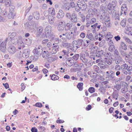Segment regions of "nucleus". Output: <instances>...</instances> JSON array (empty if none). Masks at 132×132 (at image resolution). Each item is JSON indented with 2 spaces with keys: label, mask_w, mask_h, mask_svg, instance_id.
<instances>
[{
  "label": "nucleus",
  "mask_w": 132,
  "mask_h": 132,
  "mask_svg": "<svg viewBox=\"0 0 132 132\" xmlns=\"http://www.w3.org/2000/svg\"><path fill=\"white\" fill-rule=\"evenodd\" d=\"M114 75L115 73L112 71L110 70L106 71L105 78L106 80L110 81L114 79L115 78Z\"/></svg>",
  "instance_id": "nucleus-1"
},
{
  "label": "nucleus",
  "mask_w": 132,
  "mask_h": 132,
  "mask_svg": "<svg viewBox=\"0 0 132 132\" xmlns=\"http://www.w3.org/2000/svg\"><path fill=\"white\" fill-rule=\"evenodd\" d=\"M52 27L50 26H47L45 29V36L46 38H50L53 36L51 33L52 32Z\"/></svg>",
  "instance_id": "nucleus-2"
},
{
  "label": "nucleus",
  "mask_w": 132,
  "mask_h": 132,
  "mask_svg": "<svg viewBox=\"0 0 132 132\" xmlns=\"http://www.w3.org/2000/svg\"><path fill=\"white\" fill-rule=\"evenodd\" d=\"M116 4H115L114 1H112L111 3H109L108 6V11L109 13L112 14L113 10H115Z\"/></svg>",
  "instance_id": "nucleus-3"
},
{
  "label": "nucleus",
  "mask_w": 132,
  "mask_h": 132,
  "mask_svg": "<svg viewBox=\"0 0 132 132\" xmlns=\"http://www.w3.org/2000/svg\"><path fill=\"white\" fill-rule=\"evenodd\" d=\"M65 36L68 40H74L75 37L76 36V35L75 34H73V32L69 31H66L65 32Z\"/></svg>",
  "instance_id": "nucleus-4"
},
{
  "label": "nucleus",
  "mask_w": 132,
  "mask_h": 132,
  "mask_svg": "<svg viewBox=\"0 0 132 132\" xmlns=\"http://www.w3.org/2000/svg\"><path fill=\"white\" fill-rule=\"evenodd\" d=\"M121 8L120 15H121L123 14H124L125 15H126L127 12L128 10L127 5L125 4H122Z\"/></svg>",
  "instance_id": "nucleus-5"
},
{
  "label": "nucleus",
  "mask_w": 132,
  "mask_h": 132,
  "mask_svg": "<svg viewBox=\"0 0 132 132\" xmlns=\"http://www.w3.org/2000/svg\"><path fill=\"white\" fill-rule=\"evenodd\" d=\"M65 24L64 22L61 21L57 24V29L59 31H63L64 29Z\"/></svg>",
  "instance_id": "nucleus-6"
},
{
  "label": "nucleus",
  "mask_w": 132,
  "mask_h": 132,
  "mask_svg": "<svg viewBox=\"0 0 132 132\" xmlns=\"http://www.w3.org/2000/svg\"><path fill=\"white\" fill-rule=\"evenodd\" d=\"M80 59L83 63L86 64L85 65L86 66V67H89L92 65L91 63L89 62H88L87 64L88 60L84 56H83L82 55H80Z\"/></svg>",
  "instance_id": "nucleus-7"
},
{
  "label": "nucleus",
  "mask_w": 132,
  "mask_h": 132,
  "mask_svg": "<svg viewBox=\"0 0 132 132\" xmlns=\"http://www.w3.org/2000/svg\"><path fill=\"white\" fill-rule=\"evenodd\" d=\"M43 50L41 46H39L37 48H35L34 50V54L40 55L42 53Z\"/></svg>",
  "instance_id": "nucleus-8"
},
{
  "label": "nucleus",
  "mask_w": 132,
  "mask_h": 132,
  "mask_svg": "<svg viewBox=\"0 0 132 132\" xmlns=\"http://www.w3.org/2000/svg\"><path fill=\"white\" fill-rule=\"evenodd\" d=\"M76 44L75 45V49L76 50L77 49L80 48L83 43V40L82 39H79L76 41Z\"/></svg>",
  "instance_id": "nucleus-9"
},
{
  "label": "nucleus",
  "mask_w": 132,
  "mask_h": 132,
  "mask_svg": "<svg viewBox=\"0 0 132 132\" xmlns=\"http://www.w3.org/2000/svg\"><path fill=\"white\" fill-rule=\"evenodd\" d=\"M30 52L29 48L25 49L22 54V56L23 57L26 58L28 57L29 56Z\"/></svg>",
  "instance_id": "nucleus-10"
},
{
  "label": "nucleus",
  "mask_w": 132,
  "mask_h": 132,
  "mask_svg": "<svg viewBox=\"0 0 132 132\" xmlns=\"http://www.w3.org/2000/svg\"><path fill=\"white\" fill-rule=\"evenodd\" d=\"M78 5L79 6V7L82 10H85L86 8V4L83 1H81L79 4H78Z\"/></svg>",
  "instance_id": "nucleus-11"
},
{
  "label": "nucleus",
  "mask_w": 132,
  "mask_h": 132,
  "mask_svg": "<svg viewBox=\"0 0 132 132\" xmlns=\"http://www.w3.org/2000/svg\"><path fill=\"white\" fill-rule=\"evenodd\" d=\"M70 20L73 22L76 23L77 21V15L76 13H73L72 14V16Z\"/></svg>",
  "instance_id": "nucleus-12"
},
{
  "label": "nucleus",
  "mask_w": 132,
  "mask_h": 132,
  "mask_svg": "<svg viewBox=\"0 0 132 132\" xmlns=\"http://www.w3.org/2000/svg\"><path fill=\"white\" fill-rule=\"evenodd\" d=\"M123 60L120 56H117L115 57V62L117 64H121L123 62Z\"/></svg>",
  "instance_id": "nucleus-13"
},
{
  "label": "nucleus",
  "mask_w": 132,
  "mask_h": 132,
  "mask_svg": "<svg viewBox=\"0 0 132 132\" xmlns=\"http://www.w3.org/2000/svg\"><path fill=\"white\" fill-rule=\"evenodd\" d=\"M53 45L52 47L53 50V54H55L56 53L57 51H59V46L57 44L54 45H55L54 44H53Z\"/></svg>",
  "instance_id": "nucleus-14"
},
{
  "label": "nucleus",
  "mask_w": 132,
  "mask_h": 132,
  "mask_svg": "<svg viewBox=\"0 0 132 132\" xmlns=\"http://www.w3.org/2000/svg\"><path fill=\"white\" fill-rule=\"evenodd\" d=\"M8 52L11 54H14L16 52L15 48L14 46L9 47L8 49Z\"/></svg>",
  "instance_id": "nucleus-15"
},
{
  "label": "nucleus",
  "mask_w": 132,
  "mask_h": 132,
  "mask_svg": "<svg viewBox=\"0 0 132 132\" xmlns=\"http://www.w3.org/2000/svg\"><path fill=\"white\" fill-rule=\"evenodd\" d=\"M64 16V13L62 10H59L57 14L56 17L58 19H60L63 18Z\"/></svg>",
  "instance_id": "nucleus-16"
},
{
  "label": "nucleus",
  "mask_w": 132,
  "mask_h": 132,
  "mask_svg": "<svg viewBox=\"0 0 132 132\" xmlns=\"http://www.w3.org/2000/svg\"><path fill=\"white\" fill-rule=\"evenodd\" d=\"M55 17L52 15H49L48 17V22L51 24H53L54 22Z\"/></svg>",
  "instance_id": "nucleus-17"
},
{
  "label": "nucleus",
  "mask_w": 132,
  "mask_h": 132,
  "mask_svg": "<svg viewBox=\"0 0 132 132\" xmlns=\"http://www.w3.org/2000/svg\"><path fill=\"white\" fill-rule=\"evenodd\" d=\"M120 48L124 51H126L127 49V46L125 43L121 42L120 43Z\"/></svg>",
  "instance_id": "nucleus-18"
},
{
  "label": "nucleus",
  "mask_w": 132,
  "mask_h": 132,
  "mask_svg": "<svg viewBox=\"0 0 132 132\" xmlns=\"http://www.w3.org/2000/svg\"><path fill=\"white\" fill-rule=\"evenodd\" d=\"M32 15L35 19L38 20L39 19L40 15L38 12L37 11L34 12L33 13Z\"/></svg>",
  "instance_id": "nucleus-19"
},
{
  "label": "nucleus",
  "mask_w": 132,
  "mask_h": 132,
  "mask_svg": "<svg viewBox=\"0 0 132 132\" xmlns=\"http://www.w3.org/2000/svg\"><path fill=\"white\" fill-rule=\"evenodd\" d=\"M101 36V34L99 33L98 34L96 35L95 37H94L93 41H96L98 39L99 41H101L102 40V38L100 37Z\"/></svg>",
  "instance_id": "nucleus-20"
},
{
  "label": "nucleus",
  "mask_w": 132,
  "mask_h": 132,
  "mask_svg": "<svg viewBox=\"0 0 132 132\" xmlns=\"http://www.w3.org/2000/svg\"><path fill=\"white\" fill-rule=\"evenodd\" d=\"M86 37L90 39L91 41H93V39L94 36L92 33H87Z\"/></svg>",
  "instance_id": "nucleus-21"
},
{
  "label": "nucleus",
  "mask_w": 132,
  "mask_h": 132,
  "mask_svg": "<svg viewBox=\"0 0 132 132\" xmlns=\"http://www.w3.org/2000/svg\"><path fill=\"white\" fill-rule=\"evenodd\" d=\"M103 53L104 51L103 50H101L98 51L97 53L96 54V57H101L103 55Z\"/></svg>",
  "instance_id": "nucleus-22"
},
{
  "label": "nucleus",
  "mask_w": 132,
  "mask_h": 132,
  "mask_svg": "<svg viewBox=\"0 0 132 132\" xmlns=\"http://www.w3.org/2000/svg\"><path fill=\"white\" fill-rule=\"evenodd\" d=\"M112 44H111L109 46V47L108 48V50L111 52H112L113 51V50H115V46L113 44V43L112 42H111Z\"/></svg>",
  "instance_id": "nucleus-23"
},
{
  "label": "nucleus",
  "mask_w": 132,
  "mask_h": 132,
  "mask_svg": "<svg viewBox=\"0 0 132 132\" xmlns=\"http://www.w3.org/2000/svg\"><path fill=\"white\" fill-rule=\"evenodd\" d=\"M19 38L17 40L16 42L18 43L19 45H20V46H24V44L22 41L21 38H20L19 37Z\"/></svg>",
  "instance_id": "nucleus-24"
},
{
  "label": "nucleus",
  "mask_w": 132,
  "mask_h": 132,
  "mask_svg": "<svg viewBox=\"0 0 132 132\" xmlns=\"http://www.w3.org/2000/svg\"><path fill=\"white\" fill-rule=\"evenodd\" d=\"M72 25L71 24L68 23H67L65 26V30H70L72 27Z\"/></svg>",
  "instance_id": "nucleus-25"
},
{
  "label": "nucleus",
  "mask_w": 132,
  "mask_h": 132,
  "mask_svg": "<svg viewBox=\"0 0 132 132\" xmlns=\"http://www.w3.org/2000/svg\"><path fill=\"white\" fill-rule=\"evenodd\" d=\"M83 83L82 82L78 83L77 85V87L80 91H81L83 89Z\"/></svg>",
  "instance_id": "nucleus-26"
},
{
  "label": "nucleus",
  "mask_w": 132,
  "mask_h": 132,
  "mask_svg": "<svg viewBox=\"0 0 132 132\" xmlns=\"http://www.w3.org/2000/svg\"><path fill=\"white\" fill-rule=\"evenodd\" d=\"M51 77V79L53 80H56L58 79H59V77L57 76L55 74H53L52 76L50 75Z\"/></svg>",
  "instance_id": "nucleus-27"
},
{
  "label": "nucleus",
  "mask_w": 132,
  "mask_h": 132,
  "mask_svg": "<svg viewBox=\"0 0 132 132\" xmlns=\"http://www.w3.org/2000/svg\"><path fill=\"white\" fill-rule=\"evenodd\" d=\"M49 53L47 51H44L42 54V56L43 57L45 58L47 56L49 55Z\"/></svg>",
  "instance_id": "nucleus-28"
},
{
  "label": "nucleus",
  "mask_w": 132,
  "mask_h": 132,
  "mask_svg": "<svg viewBox=\"0 0 132 132\" xmlns=\"http://www.w3.org/2000/svg\"><path fill=\"white\" fill-rule=\"evenodd\" d=\"M94 69L98 73H99L100 72V70L99 68L96 65H95L94 66Z\"/></svg>",
  "instance_id": "nucleus-29"
},
{
  "label": "nucleus",
  "mask_w": 132,
  "mask_h": 132,
  "mask_svg": "<svg viewBox=\"0 0 132 132\" xmlns=\"http://www.w3.org/2000/svg\"><path fill=\"white\" fill-rule=\"evenodd\" d=\"M75 47L74 46L72 47L70 46L68 47L69 52H71V51H75L76 50L75 48Z\"/></svg>",
  "instance_id": "nucleus-30"
},
{
  "label": "nucleus",
  "mask_w": 132,
  "mask_h": 132,
  "mask_svg": "<svg viewBox=\"0 0 132 132\" xmlns=\"http://www.w3.org/2000/svg\"><path fill=\"white\" fill-rule=\"evenodd\" d=\"M128 67V65L126 64V63H124L121 65V69L123 71L125 70H126V68Z\"/></svg>",
  "instance_id": "nucleus-31"
},
{
  "label": "nucleus",
  "mask_w": 132,
  "mask_h": 132,
  "mask_svg": "<svg viewBox=\"0 0 132 132\" xmlns=\"http://www.w3.org/2000/svg\"><path fill=\"white\" fill-rule=\"evenodd\" d=\"M32 43V40L31 39L28 38L26 39V43L28 45H30Z\"/></svg>",
  "instance_id": "nucleus-32"
},
{
  "label": "nucleus",
  "mask_w": 132,
  "mask_h": 132,
  "mask_svg": "<svg viewBox=\"0 0 132 132\" xmlns=\"http://www.w3.org/2000/svg\"><path fill=\"white\" fill-rule=\"evenodd\" d=\"M104 20L105 21H106L110 20V18L109 16L107 14L104 13Z\"/></svg>",
  "instance_id": "nucleus-33"
},
{
  "label": "nucleus",
  "mask_w": 132,
  "mask_h": 132,
  "mask_svg": "<svg viewBox=\"0 0 132 132\" xmlns=\"http://www.w3.org/2000/svg\"><path fill=\"white\" fill-rule=\"evenodd\" d=\"M105 62L106 63L109 65L111 64L112 63V60L109 58L106 59L105 60Z\"/></svg>",
  "instance_id": "nucleus-34"
},
{
  "label": "nucleus",
  "mask_w": 132,
  "mask_h": 132,
  "mask_svg": "<svg viewBox=\"0 0 132 132\" xmlns=\"http://www.w3.org/2000/svg\"><path fill=\"white\" fill-rule=\"evenodd\" d=\"M91 42L89 40H87L86 41V43H84V46L85 47H87L88 45Z\"/></svg>",
  "instance_id": "nucleus-35"
},
{
  "label": "nucleus",
  "mask_w": 132,
  "mask_h": 132,
  "mask_svg": "<svg viewBox=\"0 0 132 132\" xmlns=\"http://www.w3.org/2000/svg\"><path fill=\"white\" fill-rule=\"evenodd\" d=\"M88 91L90 93H92L95 92V89L93 87H90L89 88Z\"/></svg>",
  "instance_id": "nucleus-36"
},
{
  "label": "nucleus",
  "mask_w": 132,
  "mask_h": 132,
  "mask_svg": "<svg viewBox=\"0 0 132 132\" xmlns=\"http://www.w3.org/2000/svg\"><path fill=\"white\" fill-rule=\"evenodd\" d=\"M119 51L122 56H124L126 55H127V54H126V52L125 51L120 49L119 50Z\"/></svg>",
  "instance_id": "nucleus-37"
},
{
  "label": "nucleus",
  "mask_w": 132,
  "mask_h": 132,
  "mask_svg": "<svg viewBox=\"0 0 132 132\" xmlns=\"http://www.w3.org/2000/svg\"><path fill=\"white\" fill-rule=\"evenodd\" d=\"M3 43V42H2L0 45V50L1 51L3 52L4 53L5 51L6 48L3 47H2V45Z\"/></svg>",
  "instance_id": "nucleus-38"
},
{
  "label": "nucleus",
  "mask_w": 132,
  "mask_h": 132,
  "mask_svg": "<svg viewBox=\"0 0 132 132\" xmlns=\"http://www.w3.org/2000/svg\"><path fill=\"white\" fill-rule=\"evenodd\" d=\"M96 29V28L99 29L101 27L102 28V26L100 23H95Z\"/></svg>",
  "instance_id": "nucleus-39"
},
{
  "label": "nucleus",
  "mask_w": 132,
  "mask_h": 132,
  "mask_svg": "<svg viewBox=\"0 0 132 132\" xmlns=\"http://www.w3.org/2000/svg\"><path fill=\"white\" fill-rule=\"evenodd\" d=\"M126 20H123L121 22L120 24L123 27H125L126 25Z\"/></svg>",
  "instance_id": "nucleus-40"
},
{
  "label": "nucleus",
  "mask_w": 132,
  "mask_h": 132,
  "mask_svg": "<svg viewBox=\"0 0 132 132\" xmlns=\"http://www.w3.org/2000/svg\"><path fill=\"white\" fill-rule=\"evenodd\" d=\"M105 23L107 27H109L111 26L110 20L106 21L105 22Z\"/></svg>",
  "instance_id": "nucleus-41"
},
{
  "label": "nucleus",
  "mask_w": 132,
  "mask_h": 132,
  "mask_svg": "<svg viewBox=\"0 0 132 132\" xmlns=\"http://www.w3.org/2000/svg\"><path fill=\"white\" fill-rule=\"evenodd\" d=\"M14 8L15 7L13 6H10L9 9V12L13 13L14 12Z\"/></svg>",
  "instance_id": "nucleus-42"
},
{
  "label": "nucleus",
  "mask_w": 132,
  "mask_h": 132,
  "mask_svg": "<svg viewBox=\"0 0 132 132\" xmlns=\"http://www.w3.org/2000/svg\"><path fill=\"white\" fill-rule=\"evenodd\" d=\"M121 92L123 93H125L127 92L128 91L127 88L126 87L123 88H122L121 90Z\"/></svg>",
  "instance_id": "nucleus-43"
},
{
  "label": "nucleus",
  "mask_w": 132,
  "mask_h": 132,
  "mask_svg": "<svg viewBox=\"0 0 132 132\" xmlns=\"http://www.w3.org/2000/svg\"><path fill=\"white\" fill-rule=\"evenodd\" d=\"M3 17L1 16H0V22H4L6 21V17Z\"/></svg>",
  "instance_id": "nucleus-44"
},
{
  "label": "nucleus",
  "mask_w": 132,
  "mask_h": 132,
  "mask_svg": "<svg viewBox=\"0 0 132 132\" xmlns=\"http://www.w3.org/2000/svg\"><path fill=\"white\" fill-rule=\"evenodd\" d=\"M121 67L119 65L117 64L115 66L114 68V70L116 71H118L120 70Z\"/></svg>",
  "instance_id": "nucleus-45"
},
{
  "label": "nucleus",
  "mask_w": 132,
  "mask_h": 132,
  "mask_svg": "<svg viewBox=\"0 0 132 132\" xmlns=\"http://www.w3.org/2000/svg\"><path fill=\"white\" fill-rule=\"evenodd\" d=\"M7 17L9 19H11L12 18L13 19L14 18L13 16V13L9 12V13Z\"/></svg>",
  "instance_id": "nucleus-46"
},
{
  "label": "nucleus",
  "mask_w": 132,
  "mask_h": 132,
  "mask_svg": "<svg viewBox=\"0 0 132 132\" xmlns=\"http://www.w3.org/2000/svg\"><path fill=\"white\" fill-rule=\"evenodd\" d=\"M96 19L94 18H93L91 19L90 21V22L91 24H93L96 21Z\"/></svg>",
  "instance_id": "nucleus-47"
},
{
  "label": "nucleus",
  "mask_w": 132,
  "mask_h": 132,
  "mask_svg": "<svg viewBox=\"0 0 132 132\" xmlns=\"http://www.w3.org/2000/svg\"><path fill=\"white\" fill-rule=\"evenodd\" d=\"M47 50L49 54H54L53 52V50L52 47L51 48H49V49H47Z\"/></svg>",
  "instance_id": "nucleus-48"
},
{
  "label": "nucleus",
  "mask_w": 132,
  "mask_h": 132,
  "mask_svg": "<svg viewBox=\"0 0 132 132\" xmlns=\"http://www.w3.org/2000/svg\"><path fill=\"white\" fill-rule=\"evenodd\" d=\"M47 60L49 62H51L54 61V59L53 57H50L48 58Z\"/></svg>",
  "instance_id": "nucleus-49"
},
{
  "label": "nucleus",
  "mask_w": 132,
  "mask_h": 132,
  "mask_svg": "<svg viewBox=\"0 0 132 132\" xmlns=\"http://www.w3.org/2000/svg\"><path fill=\"white\" fill-rule=\"evenodd\" d=\"M105 40H103L99 44V46L101 47H102L104 44Z\"/></svg>",
  "instance_id": "nucleus-50"
},
{
  "label": "nucleus",
  "mask_w": 132,
  "mask_h": 132,
  "mask_svg": "<svg viewBox=\"0 0 132 132\" xmlns=\"http://www.w3.org/2000/svg\"><path fill=\"white\" fill-rule=\"evenodd\" d=\"M79 55L78 54H77L75 55L72 58L73 59L75 60H77L79 58Z\"/></svg>",
  "instance_id": "nucleus-51"
},
{
  "label": "nucleus",
  "mask_w": 132,
  "mask_h": 132,
  "mask_svg": "<svg viewBox=\"0 0 132 132\" xmlns=\"http://www.w3.org/2000/svg\"><path fill=\"white\" fill-rule=\"evenodd\" d=\"M114 54L115 56H119L118 51L116 49L114 50Z\"/></svg>",
  "instance_id": "nucleus-52"
},
{
  "label": "nucleus",
  "mask_w": 132,
  "mask_h": 132,
  "mask_svg": "<svg viewBox=\"0 0 132 132\" xmlns=\"http://www.w3.org/2000/svg\"><path fill=\"white\" fill-rule=\"evenodd\" d=\"M105 55L107 57H110V56H111V54L110 52H106L105 53V54L104 55Z\"/></svg>",
  "instance_id": "nucleus-53"
},
{
  "label": "nucleus",
  "mask_w": 132,
  "mask_h": 132,
  "mask_svg": "<svg viewBox=\"0 0 132 132\" xmlns=\"http://www.w3.org/2000/svg\"><path fill=\"white\" fill-rule=\"evenodd\" d=\"M101 10L103 12H104L106 11L107 8L106 7L103 6H101Z\"/></svg>",
  "instance_id": "nucleus-54"
},
{
  "label": "nucleus",
  "mask_w": 132,
  "mask_h": 132,
  "mask_svg": "<svg viewBox=\"0 0 132 132\" xmlns=\"http://www.w3.org/2000/svg\"><path fill=\"white\" fill-rule=\"evenodd\" d=\"M46 46L48 48L47 49L51 48V46H52V43L50 42H48Z\"/></svg>",
  "instance_id": "nucleus-55"
},
{
  "label": "nucleus",
  "mask_w": 132,
  "mask_h": 132,
  "mask_svg": "<svg viewBox=\"0 0 132 132\" xmlns=\"http://www.w3.org/2000/svg\"><path fill=\"white\" fill-rule=\"evenodd\" d=\"M49 40L48 39H46L43 40L42 42V43L43 45L46 44L48 42Z\"/></svg>",
  "instance_id": "nucleus-56"
},
{
  "label": "nucleus",
  "mask_w": 132,
  "mask_h": 132,
  "mask_svg": "<svg viewBox=\"0 0 132 132\" xmlns=\"http://www.w3.org/2000/svg\"><path fill=\"white\" fill-rule=\"evenodd\" d=\"M66 16L67 18L70 19L72 16V14L70 13H67L66 14Z\"/></svg>",
  "instance_id": "nucleus-57"
},
{
  "label": "nucleus",
  "mask_w": 132,
  "mask_h": 132,
  "mask_svg": "<svg viewBox=\"0 0 132 132\" xmlns=\"http://www.w3.org/2000/svg\"><path fill=\"white\" fill-rule=\"evenodd\" d=\"M43 29L42 27L40 26L38 28L37 30L39 32L42 33L43 30Z\"/></svg>",
  "instance_id": "nucleus-58"
},
{
  "label": "nucleus",
  "mask_w": 132,
  "mask_h": 132,
  "mask_svg": "<svg viewBox=\"0 0 132 132\" xmlns=\"http://www.w3.org/2000/svg\"><path fill=\"white\" fill-rule=\"evenodd\" d=\"M5 2V4L6 5L9 6L10 5L11 3V1L10 0H6Z\"/></svg>",
  "instance_id": "nucleus-59"
},
{
  "label": "nucleus",
  "mask_w": 132,
  "mask_h": 132,
  "mask_svg": "<svg viewBox=\"0 0 132 132\" xmlns=\"http://www.w3.org/2000/svg\"><path fill=\"white\" fill-rule=\"evenodd\" d=\"M55 43L56 44H58L60 42V39L59 38H56L54 40Z\"/></svg>",
  "instance_id": "nucleus-60"
},
{
  "label": "nucleus",
  "mask_w": 132,
  "mask_h": 132,
  "mask_svg": "<svg viewBox=\"0 0 132 132\" xmlns=\"http://www.w3.org/2000/svg\"><path fill=\"white\" fill-rule=\"evenodd\" d=\"M44 14L45 16H47L49 14V12L47 10H45L44 12Z\"/></svg>",
  "instance_id": "nucleus-61"
},
{
  "label": "nucleus",
  "mask_w": 132,
  "mask_h": 132,
  "mask_svg": "<svg viewBox=\"0 0 132 132\" xmlns=\"http://www.w3.org/2000/svg\"><path fill=\"white\" fill-rule=\"evenodd\" d=\"M31 131L32 132H38L37 129L36 127H32L31 128Z\"/></svg>",
  "instance_id": "nucleus-62"
},
{
  "label": "nucleus",
  "mask_w": 132,
  "mask_h": 132,
  "mask_svg": "<svg viewBox=\"0 0 132 132\" xmlns=\"http://www.w3.org/2000/svg\"><path fill=\"white\" fill-rule=\"evenodd\" d=\"M126 70H127L128 71H132V66H128L126 68Z\"/></svg>",
  "instance_id": "nucleus-63"
},
{
  "label": "nucleus",
  "mask_w": 132,
  "mask_h": 132,
  "mask_svg": "<svg viewBox=\"0 0 132 132\" xmlns=\"http://www.w3.org/2000/svg\"><path fill=\"white\" fill-rule=\"evenodd\" d=\"M86 34L84 32H81L80 35V36L82 38H84Z\"/></svg>",
  "instance_id": "nucleus-64"
}]
</instances>
